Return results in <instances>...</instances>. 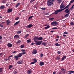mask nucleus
I'll list each match as a JSON object with an SVG mask.
<instances>
[{
  "mask_svg": "<svg viewBox=\"0 0 74 74\" xmlns=\"http://www.w3.org/2000/svg\"><path fill=\"white\" fill-rule=\"evenodd\" d=\"M57 73H58V74H62V72H58Z\"/></svg>",
  "mask_w": 74,
  "mask_h": 74,
  "instance_id": "59",
  "label": "nucleus"
},
{
  "mask_svg": "<svg viewBox=\"0 0 74 74\" xmlns=\"http://www.w3.org/2000/svg\"><path fill=\"white\" fill-rule=\"evenodd\" d=\"M0 26L1 27H4V26L1 24H0Z\"/></svg>",
  "mask_w": 74,
  "mask_h": 74,
  "instance_id": "48",
  "label": "nucleus"
},
{
  "mask_svg": "<svg viewBox=\"0 0 74 74\" xmlns=\"http://www.w3.org/2000/svg\"><path fill=\"white\" fill-rule=\"evenodd\" d=\"M14 73L15 74H16V73H17V71H15L14 72Z\"/></svg>",
  "mask_w": 74,
  "mask_h": 74,
  "instance_id": "64",
  "label": "nucleus"
},
{
  "mask_svg": "<svg viewBox=\"0 0 74 74\" xmlns=\"http://www.w3.org/2000/svg\"><path fill=\"white\" fill-rule=\"evenodd\" d=\"M37 53V50L36 49H35L33 50V52H32V53L33 54H36Z\"/></svg>",
  "mask_w": 74,
  "mask_h": 74,
  "instance_id": "11",
  "label": "nucleus"
},
{
  "mask_svg": "<svg viewBox=\"0 0 74 74\" xmlns=\"http://www.w3.org/2000/svg\"><path fill=\"white\" fill-rule=\"evenodd\" d=\"M57 53L58 54H60L62 52H61V51H57Z\"/></svg>",
  "mask_w": 74,
  "mask_h": 74,
  "instance_id": "32",
  "label": "nucleus"
},
{
  "mask_svg": "<svg viewBox=\"0 0 74 74\" xmlns=\"http://www.w3.org/2000/svg\"><path fill=\"white\" fill-rule=\"evenodd\" d=\"M52 29H53L54 30H57L58 29V28L57 27H54L53 28H52Z\"/></svg>",
  "mask_w": 74,
  "mask_h": 74,
  "instance_id": "44",
  "label": "nucleus"
},
{
  "mask_svg": "<svg viewBox=\"0 0 74 74\" xmlns=\"http://www.w3.org/2000/svg\"><path fill=\"white\" fill-rule=\"evenodd\" d=\"M64 34H68V32H64Z\"/></svg>",
  "mask_w": 74,
  "mask_h": 74,
  "instance_id": "46",
  "label": "nucleus"
},
{
  "mask_svg": "<svg viewBox=\"0 0 74 74\" xmlns=\"http://www.w3.org/2000/svg\"><path fill=\"white\" fill-rule=\"evenodd\" d=\"M50 27H51L50 26H47V27H45V29L46 30V29H47L48 28H50Z\"/></svg>",
  "mask_w": 74,
  "mask_h": 74,
  "instance_id": "31",
  "label": "nucleus"
},
{
  "mask_svg": "<svg viewBox=\"0 0 74 74\" xmlns=\"http://www.w3.org/2000/svg\"><path fill=\"white\" fill-rule=\"evenodd\" d=\"M19 22H20V21L16 22L14 25V26H16L17 25H18L19 23Z\"/></svg>",
  "mask_w": 74,
  "mask_h": 74,
  "instance_id": "19",
  "label": "nucleus"
},
{
  "mask_svg": "<svg viewBox=\"0 0 74 74\" xmlns=\"http://www.w3.org/2000/svg\"><path fill=\"white\" fill-rule=\"evenodd\" d=\"M2 36H0V40H1V39H2Z\"/></svg>",
  "mask_w": 74,
  "mask_h": 74,
  "instance_id": "62",
  "label": "nucleus"
},
{
  "mask_svg": "<svg viewBox=\"0 0 74 74\" xmlns=\"http://www.w3.org/2000/svg\"><path fill=\"white\" fill-rule=\"evenodd\" d=\"M29 36V34H26V35L24 37V38H27V36Z\"/></svg>",
  "mask_w": 74,
  "mask_h": 74,
  "instance_id": "34",
  "label": "nucleus"
},
{
  "mask_svg": "<svg viewBox=\"0 0 74 74\" xmlns=\"http://www.w3.org/2000/svg\"><path fill=\"white\" fill-rule=\"evenodd\" d=\"M3 71V70H2V68H0V73L2 72Z\"/></svg>",
  "mask_w": 74,
  "mask_h": 74,
  "instance_id": "49",
  "label": "nucleus"
},
{
  "mask_svg": "<svg viewBox=\"0 0 74 74\" xmlns=\"http://www.w3.org/2000/svg\"><path fill=\"white\" fill-rule=\"evenodd\" d=\"M58 3H60L62 2V0H57Z\"/></svg>",
  "mask_w": 74,
  "mask_h": 74,
  "instance_id": "38",
  "label": "nucleus"
},
{
  "mask_svg": "<svg viewBox=\"0 0 74 74\" xmlns=\"http://www.w3.org/2000/svg\"><path fill=\"white\" fill-rule=\"evenodd\" d=\"M74 2V0H71L70 1V3L69 4L70 5L71 4V3H73Z\"/></svg>",
  "mask_w": 74,
  "mask_h": 74,
  "instance_id": "24",
  "label": "nucleus"
},
{
  "mask_svg": "<svg viewBox=\"0 0 74 74\" xmlns=\"http://www.w3.org/2000/svg\"><path fill=\"white\" fill-rule=\"evenodd\" d=\"M34 40L35 41H37L38 40V37H34Z\"/></svg>",
  "mask_w": 74,
  "mask_h": 74,
  "instance_id": "27",
  "label": "nucleus"
},
{
  "mask_svg": "<svg viewBox=\"0 0 74 74\" xmlns=\"http://www.w3.org/2000/svg\"><path fill=\"white\" fill-rule=\"evenodd\" d=\"M21 32H22L20 30V31H18L17 32V34H20V33H21Z\"/></svg>",
  "mask_w": 74,
  "mask_h": 74,
  "instance_id": "35",
  "label": "nucleus"
},
{
  "mask_svg": "<svg viewBox=\"0 0 74 74\" xmlns=\"http://www.w3.org/2000/svg\"><path fill=\"white\" fill-rule=\"evenodd\" d=\"M51 25L52 26H56L58 25V23L56 21H54L51 23Z\"/></svg>",
  "mask_w": 74,
  "mask_h": 74,
  "instance_id": "5",
  "label": "nucleus"
},
{
  "mask_svg": "<svg viewBox=\"0 0 74 74\" xmlns=\"http://www.w3.org/2000/svg\"><path fill=\"white\" fill-rule=\"evenodd\" d=\"M53 19H54V18L52 17L50 18V20H53Z\"/></svg>",
  "mask_w": 74,
  "mask_h": 74,
  "instance_id": "55",
  "label": "nucleus"
},
{
  "mask_svg": "<svg viewBox=\"0 0 74 74\" xmlns=\"http://www.w3.org/2000/svg\"><path fill=\"white\" fill-rule=\"evenodd\" d=\"M12 56H13V55H11V56H9L8 58H10L11 57H12Z\"/></svg>",
  "mask_w": 74,
  "mask_h": 74,
  "instance_id": "61",
  "label": "nucleus"
},
{
  "mask_svg": "<svg viewBox=\"0 0 74 74\" xmlns=\"http://www.w3.org/2000/svg\"><path fill=\"white\" fill-rule=\"evenodd\" d=\"M20 5V3H17L16 5V8L18 7Z\"/></svg>",
  "mask_w": 74,
  "mask_h": 74,
  "instance_id": "29",
  "label": "nucleus"
},
{
  "mask_svg": "<svg viewBox=\"0 0 74 74\" xmlns=\"http://www.w3.org/2000/svg\"><path fill=\"white\" fill-rule=\"evenodd\" d=\"M63 11L62 9H58V10H57L55 11L54 13L53 14H57L58 13H59V12H61V11Z\"/></svg>",
  "mask_w": 74,
  "mask_h": 74,
  "instance_id": "3",
  "label": "nucleus"
},
{
  "mask_svg": "<svg viewBox=\"0 0 74 74\" xmlns=\"http://www.w3.org/2000/svg\"><path fill=\"white\" fill-rule=\"evenodd\" d=\"M61 70L62 71V73H64H64H66V70L65 69L63 68H61Z\"/></svg>",
  "mask_w": 74,
  "mask_h": 74,
  "instance_id": "7",
  "label": "nucleus"
},
{
  "mask_svg": "<svg viewBox=\"0 0 74 74\" xmlns=\"http://www.w3.org/2000/svg\"><path fill=\"white\" fill-rule=\"evenodd\" d=\"M66 56H63L62 57V59L61 60V61H62L63 60H64V59H66Z\"/></svg>",
  "mask_w": 74,
  "mask_h": 74,
  "instance_id": "12",
  "label": "nucleus"
},
{
  "mask_svg": "<svg viewBox=\"0 0 74 74\" xmlns=\"http://www.w3.org/2000/svg\"><path fill=\"white\" fill-rule=\"evenodd\" d=\"M44 56V54H41L40 55L41 57H42Z\"/></svg>",
  "mask_w": 74,
  "mask_h": 74,
  "instance_id": "52",
  "label": "nucleus"
},
{
  "mask_svg": "<svg viewBox=\"0 0 74 74\" xmlns=\"http://www.w3.org/2000/svg\"><path fill=\"white\" fill-rule=\"evenodd\" d=\"M34 16H30L29 18H28V20H29V19H31V18H33V17H34Z\"/></svg>",
  "mask_w": 74,
  "mask_h": 74,
  "instance_id": "41",
  "label": "nucleus"
},
{
  "mask_svg": "<svg viewBox=\"0 0 74 74\" xmlns=\"http://www.w3.org/2000/svg\"><path fill=\"white\" fill-rule=\"evenodd\" d=\"M19 35H16L14 36V38L16 39H18V38H19Z\"/></svg>",
  "mask_w": 74,
  "mask_h": 74,
  "instance_id": "10",
  "label": "nucleus"
},
{
  "mask_svg": "<svg viewBox=\"0 0 74 74\" xmlns=\"http://www.w3.org/2000/svg\"><path fill=\"white\" fill-rule=\"evenodd\" d=\"M70 73L71 74H73V73H74V71H71Z\"/></svg>",
  "mask_w": 74,
  "mask_h": 74,
  "instance_id": "50",
  "label": "nucleus"
},
{
  "mask_svg": "<svg viewBox=\"0 0 74 74\" xmlns=\"http://www.w3.org/2000/svg\"><path fill=\"white\" fill-rule=\"evenodd\" d=\"M5 8V7L4 5L1 6L0 7V9H4Z\"/></svg>",
  "mask_w": 74,
  "mask_h": 74,
  "instance_id": "25",
  "label": "nucleus"
},
{
  "mask_svg": "<svg viewBox=\"0 0 74 74\" xmlns=\"http://www.w3.org/2000/svg\"><path fill=\"white\" fill-rule=\"evenodd\" d=\"M60 59V57L59 56L57 57L56 58V60H59V59Z\"/></svg>",
  "mask_w": 74,
  "mask_h": 74,
  "instance_id": "36",
  "label": "nucleus"
},
{
  "mask_svg": "<svg viewBox=\"0 0 74 74\" xmlns=\"http://www.w3.org/2000/svg\"><path fill=\"white\" fill-rule=\"evenodd\" d=\"M41 10H46V8H41Z\"/></svg>",
  "mask_w": 74,
  "mask_h": 74,
  "instance_id": "43",
  "label": "nucleus"
},
{
  "mask_svg": "<svg viewBox=\"0 0 74 74\" xmlns=\"http://www.w3.org/2000/svg\"><path fill=\"white\" fill-rule=\"evenodd\" d=\"M6 1H6V0H3L2 1V3L3 4H5V3H6Z\"/></svg>",
  "mask_w": 74,
  "mask_h": 74,
  "instance_id": "23",
  "label": "nucleus"
},
{
  "mask_svg": "<svg viewBox=\"0 0 74 74\" xmlns=\"http://www.w3.org/2000/svg\"><path fill=\"white\" fill-rule=\"evenodd\" d=\"M12 67H13V65H9V69H11V68H12Z\"/></svg>",
  "mask_w": 74,
  "mask_h": 74,
  "instance_id": "40",
  "label": "nucleus"
},
{
  "mask_svg": "<svg viewBox=\"0 0 74 74\" xmlns=\"http://www.w3.org/2000/svg\"><path fill=\"white\" fill-rule=\"evenodd\" d=\"M19 17H17L15 18V20H18L19 19Z\"/></svg>",
  "mask_w": 74,
  "mask_h": 74,
  "instance_id": "54",
  "label": "nucleus"
},
{
  "mask_svg": "<svg viewBox=\"0 0 74 74\" xmlns=\"http://www.w3.org/2000/svg\"><path fill=\"white\" fill-rule=\"evenodd\" d=\"M25 51H26V50H23V49L21 50L22 52H25Z\"/></svg>",
  "mask_w": 74,
  "mask_h": 74,
  "instance_id": "56",
  "label": "nucleus"
},
{
  "mask_svg": "<svg viewBox=\"0 0 74 74\" xmlns=\"http://www.w3.org/2000/svg\"><path fill=\"white\" fill-rule=\"evenodd\" d=\"M24 47H24V45H21L20 47V48H23Z\"/></svg>",
  "mask_w": 74,
  "mask_h": 74,
  "instance_id": "37",
  "label": "nucleus"
},
{
  "mask_svg": "<svg viewBox=\"0 0 74 74\" xmlns=\"http://www.w3.org/2000/svg\"><path fill=\"white\" fill-rule=\"evenodd\" d=\"M12 9L9 8L8 10H7V12L8 13H10V12H12Z\"/></svg>",
  "mask_w": 74,
  "mask_h": 74,
  "instance_id": "9",
  "label": "nucleus"
},
{
  "mask_svg": "<svg viewBox=\"0 0 74 74\" xmlns=\"http://www.w3.org/2000/svg\"><path fill=\"white\" fill-rule=\"evenodd\" d=\"M39 64L40 65V66H44V63L42 62H40Z\"/></svg>",
  "mask_w": 74,
  "mask_h": 74,
  "instance_id": "16",
  "label": "nucleus"
},
{
  "mask_svg": "<svg viewBox=\"0 0 74 74\" xmlns=\"http://www.w3.org/2000/svg\"><path fill=\"white\" fill-rule=\"evenodd\" d=\"M10 59H9V58H7V59L6 58L5 59V60H6V61H7V60H10Z\"/></svg>",
  "mask_w": 74,
  "mask_h": 74,
  "instance_id": "53",
  "label": "nucleus"
},
{
  "mask_svg": "<svg viewBox=\"0 0 74 74\" xmlns=\"http://www.w3.org/2000/svg\"><path fill=\"white\" fill-rule=\"evenodd\" d=\"M42 42V41H36L35 42V44L36 45H39L41 44Z\"/></svg>",
  "mask_w": 74,
  "mask_h": 74,
  "instance_id": "4",
  "label": "nucleus"
},
{
  "mask_svg": "<svg viewBox=\"0 0 74 74\" xmlns=\"http://www.w3.org/2000/svg\"><path fill=\"white\" fill-rule=\"evenodd\" d=\"M32 71L31 69L28 70L27 71V73L29 74H30V73H32Z\"/></svg>",
  "mask_w": 74,
  "mask_h": 74,
  "instance_id": "14",
  "label": "nucleus"
},
{
  "mask_svg": "<svg viewBox=\"0 0 74 74\" xmlns=\"http://www.w3.org/2000/svg\"><path fill=\"white\" fill-rule=\"evenodd\" d=\"M74 8V5H73L72 7L70 8V10H73V8Z\"/></svg>",
  "mask_w": 74,
  "mask_h": 74,
  "instance_id": "33",
  "label": "nucleus"
},
{
  "mask_svg": "<svg viewBox=\"0 0 74 74\" xmlns=\"http://www.w3.org/2000/svg\"><path fill=\"white\" fill-rule=\"evenodd\" d=\"M34 63H35L34 62H32L31 64H34Z\"/></svg>",
  "mask_w": 74,
  "mask_h": 74,
  "instance_id": "58",
  "label": "nucleus"
},
{
  "mask_svg": "<svg viewBox=\"0 0 74 74\" xmlns=\"http://www.w3.org/2000/svg\"><path fill=\"white\" fill-rule=\"evenodd\" d=\"M21 53L22 54V55H25V54H26V52H24Z\"/></svg>",
  "mask_w": 74,
  "mask_h": 74,
  "instance_id": "45",
  "label": "nucleus"
},
{
  "mask_svg": "<svg viewBox=\"0 0 74 74\" xmlns=\"http://www.w3.org/2000/svg\"><path fill=\"white\" fill-rule=\"evenodd\" d=\"M6 6H7V7H8V5H9V4L8 3H7L6 5Z\"/></svg>",
  "mask_w": 74,
  "mask_h": 74,
  "instance_id": "63",
  "label": "nucleus"
},
{
  "mask_svg": "<svg viewBox=\"0 0 74 74\" xmlns=\"http://www.w3.org/2000/svg\"><path fill=\"white\" fill-rule=\"evenodd\" d=\"M33 1H34V0H31V1H30V3H32Z\"/></svg>",
  "mask_w": 74,
  "mask_h": 74,
  "instance_id": "47",
  "label": "nucleus"
},
{
  "mask_svg": "<svg viewBox=\"0 0 74 74\" xmlns=\"http://www.w3.org/2000/svg\"><path fill=\"white\" fill-rule=\"evenodd\" d=\"M70 25L72 26V25H74V22H71L70 23Z\"/></svg>",
  "mask_w": 74,
  "mask_h": 74,
  "instance_id": "26",
  "label": "nucleus"
},
{
  "mask_svg": "<svg viewBox=\"0 0 74 74\" xmlns=\"http://www.w3.org/2000/svg\"><path fill=\"white\" fill-rule=\"evenodd\" d=\"M55 45H56V46H60V44L58 43H57L55 44Z\"/></svg>",
  "mask_w": 74,
  "mask_h": 74,
  "instance_id": "39",
  "label": "nucleus"
},
{
  "mask_svg": "<svg viewBox=\"0 0 74 74\" xmlns=\"http://www.w3.org/2000/svg\"><path fill=\"white\" fill-rule=\"evenodd\" d=\"M18 56H14L15 59H16V60H18L19 58H18Z\"/></svg>",
  "mask_w": 74,
  "mask_h": 74,
  "instance_id": "20",
  "label": "nucleus"
},
{
  "mask_svg": "<svg viewBox=\"0 0 74 74\" xmlns=\"http://www.w3.org/2000/svg\"><path fill=\"white\" fill-rule=\"evenodd\" d=\"M43 39V38L42 37H38V40H42Z\"/></svg>",
  "mask_w": 74,
  "mask_h": 74,
  "instance_id": "22",
  "label": "nucleus"
},
{
  "mask_svg": "<svg viewBox=\"0 0 74 74\" xmlns=\"http://www.w3.org/2000/svg\"><path fill=\"white\" fill-rule=\"evenodd\" d=\"M47 43H42V45H44L45 46H46V45H47Z\"/></svg>",
  "mask_w": 74,
  "mask_h": 74,
  "instance_id": "42",
  "label": "nucleus"
},
{
  "mask_svg": "<svg viewBox=\"0 0 74 74\" xmlns=\"http://www.w3.org/2000/svg\"><path fill=\"white\" fill-rule=\"evenodd\" d=\"M33 61L35 63H36L37 62V59L34 58L33 59Z\"/></svg>",
  "mask_w": 74,
  "mask_h": 74,
  "instance_id": "21",
  "label": "nucleus"
},
{
  "mask_svg": "<svg viewBox=\"0 0 74 74\" xmlns=\"http://www.w3.org/2000/svg\"><path fill=\"white\" fill-rule=\"evenodd\" d=\"M18 64H22L23 63V61H18L17 62Z\"/></svg>",
  "mask_w": 74,
  "mask_h": 74,
  "instance_id": "18",
  "label": "nucleus"
},
{
  "mask_svg": "<svg viewBox=\"0 0 74 74\" xmlns=\"http://www.w3.org/2000/svg\"><path fill=\"white\" fill-rule=\"evenodd\" d=\"M6 23L7 25H10V23H11V21L10 20H7L6 21Z\"/></svg>",
  "mask_w": 74,
  "mask_h": 74,
  "instance_id": "15",
  "label": "nucleus"
},
{
  "mask_svg": "<svg viewBox=\"0 0 74 74\" xmlns=\"http://www.w3.org/2000/svg\"><path fill=\"white\" fill-rule=\"evenodd\" d=\"M21 43V41L18 40L16 44H18Z\"/></svg>",
  "mask_w": 74,
  "mask_h": 74,
  "instance_id": "51",
  "label": "nucleus"
},
{
  "mask_svg": "<svg viewBox=\"0 0 74 74\" xmlns=\"http://www.w3.org/2000/svg\"><path fill=\"white\" fill-rule=\"evenodd\" d=\"M56 37L57 38H59V35H57Z\"/></svg>",
  "mask_w": 74,
  "mask_h": 74,
  "instance_id": "60",
  "label": "nucleus"
},
{
  "mask_svg": "<svg viewBox=\"0 0 74 74\" xmlns=\"http://www.w3.org/2000/svg\"><path fill=\"white\" fill-rule=\"evenodd\" d=\"M53 4V3L50 1V0H48L47 1V5L49 7L52 6Z\"/></svg>",
  "mask_w": 74,
  "mask_h": 74,
  "instance_id": "2",
  "label": "nucleus"
},
{
  "mask_svg": "<svg viewBox=\"0 0 74 74\" xmlns=\"http://www.w3.org/2000/svg\"><path fill=\"white\" fill-rule=\"evenodd\" d=\"M50 1L52 2H54V1H55V0H50Z\"/></svg>",
  "mask_w": 74,
  "mask_h": 74,
  "instance_id": "57",
  "label": "nucleus"
},
{
  "mask_svg": "<svg viewBox=\"0 0 74 74\" xmlns=\"http://www.w3.org/2000/svg\"><path fill=\"white\" fill-rule=\"evenodd\" d=\"M70 5L69 4V5H67L66 6L65 8H64L63 9H61V10H64V9H67V8H69V6H70Z\"/></svg>",
  "mask_w": 74,
  "mask_h": 74,
  "instance_id": "17",
  "label": "nucleus"
},
{
  "mask_svg": "<svg viewBox=\"0 0 74 74\" xmlns=\"http://www.w3.org/2000/svg\"><path fill=\"white\" fill-rule=\"evenodd\" d=\"M33 27V25L32 24H29L28 25L26 26H25V27L26 28H29V29L31 28L32 27Z\"/></svg>",
  "mask_w": 74,
  "mask_h": 74,
  "instance_id": "6",
  "label": "nucleus"
},
{
  "mask_svg": "<svg viewBox=\"0 0 74 74\" xmlns=\"http://www.w3.org/2000/svg\"><path fill=\"white\" fill-rule=\"evenodd\" d=\"M64 12H65L66 14H67L64 16V17L67 18V17H68L69 16V15H70V13H69L70 12V10H69V8H67L65 10Z\"/></svg>",
  "mask_w": 74,
  "mask_h": 74,
  "instance_id": "1",
  "label": "nucleus"
},
{
  "mask_svg": "<svg viewBox=\"0 0 74 74\" xmlns=\"http://www.w3.org/2000/svg\"><path fill=\"white\" fill-rule=\"evenodd\" d=\"M27 43H29L30 42H31V40L30 39H29V40H27Z\"/></svg>",
  "mask_w": 74,
  "mask_h": 74,
  "instance_id": "30",
  "label": "nucleus"
},
{
  "mask_svg": "<svg viewBox=\"0 0 74 74\" xmlns=\"http://www.w3.org/2000/svg\"><path fill=\"white\" fill-rule=\"evenodd\" d=\"M65 7V5L63 3L60 6V9H62V8H64Z\"/></svg>",
  "mask_w": 74,
  "mask_h": 74,
  "instance_id": "8",
  "label": "nucleus"
},
{
  "mask_svg": "<svg viewBox=\"0 0 74 74\" xmlns=\"http://www.w3.org/2000/svg\"><path fill=\"white\" fill-rule=\"evenodd\" d=\"M7 46L8 47H11L12 46V44L10 43H8L7 44Z\"/></svg>",
  "mask_w": 74,
  "mask_h": 74,
  "instance_id": "13",
  "label": "nucleus"
},
{
  "mask_svg": "<svg viewBox=\"0 0 74 74\" xmlns=\"http://www.w3.org/2000/svg\"><path fill=\"white\" fill-rule=\"evenodd\" d=\"M22 56V54L21 53H20L19 54V55H18L17 56H18V58H20V57H21Z\"/></svg>",
  "mask_w": 74,
  "mask_h": 74,
  "instance_id": "28",
  "label": "nucleus"
}]
</instances>
